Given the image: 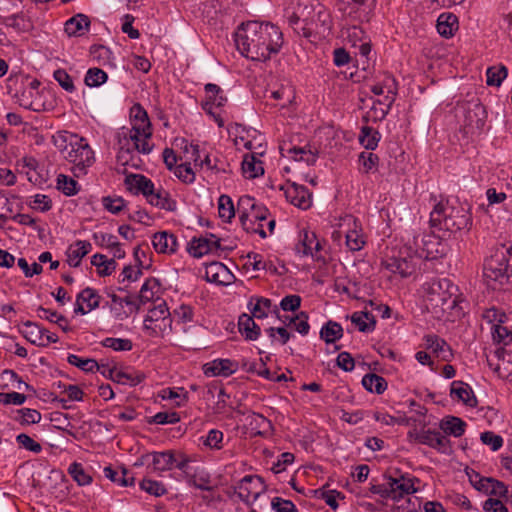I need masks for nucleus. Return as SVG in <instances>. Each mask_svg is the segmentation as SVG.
<instances>
[{"mask_svg":"<svg viewBox=\"0 0 512 512\" xmlns=\"http://www.w3.org/2000/svg\"><path fill=\"white\" fill-rule=\"evenodd\" d=\"M383 269L401 278H407L415 273L417 264L413 256H387L381 261Z\"/></svg>","mask_w":512,"mask_h":512,"instance_id":"nucleus-8","label":"nucleus"},{"mask_svg":"<svg viewBox=\"0 0 512 512\" xmlns=\"http://www.w3.org/2000/svg\"><path fill=\"white\" fill-rule=\"evenodd\" d=\"M370 90L377 96H383V99L392 96L394 102L397 94V82L392 75L384 74L381 79L370 86Z\"/></svg>","mask_w":512,"mask_h":512,"instance_id":"nucleus-21","label":"nucleus"},{"mask_svg":"<svg viewBox=\"0 0 512 512\" xmlns=\"http://www.w3.org/2000/svg\"><path fill=\"white\" fill-rule=\"evenodd\" d=\"M425 346L444 361H448L452 356L449 344L437 335H426L424 337Z\"/></svg>","mask_w":512,"mask_h":512,"instance_id":"nucleus-25","label":"nucleus"},{"mask_svg":"<svg viewBox=\"0 0 512 512\" xmlns=\"http://www.w3.org/2000/svg\"><path fill=\"white\" fill-rule=\"evenodd\" d=\"M218 213L220 218L229 222L235 216V209L231 197L221 195L218 199Z\"/></svg>","mask_w":512,"mask_h":512,"instance_id":"nucleus-49","label":"nucleus"},{"mask_svg":"<svg viewBox=\"0 0 512 512\" xmlns=\"http://www.w3.org/2000/svg\"><path fill=\"white\" fill-rule=\"evenodd\" d=\"M388 482L390 499L399 501L404 496L417 492L415 484L419 483L420 481L414 476L408 474H400L396 477L388 476Z\"/></svg>","mask_w":512,"mask_h":512,"instance_id":"nucleus-10","label":"nucleus"},{"mask_svg":"<svg viewBox=\"0 0 512 512\" xmlns=\"http://www.w3.org/2000/svg\"><path fill=\"white\" fill-rule=\"evenodd\" d=\"M240 221H267L269 210L263 204L248 195L240 197L238 201Z\"/></svg>","mask_w":512,"mask_h":512,"instance_id":"nucleus-9","label":"nucleus"},{"mask_svg":"<svg viewBox=\"0 0 512 512\" xmlns=\"http://www.w3.org/2000/svg\"><path fill=\"white\" fill-rule=\"evenodd\" d=\"M108 79V75L100 68H89L86 72L84 82L89 87H98L104 84Z\"/></svg>","mask_w":512,"mask_h":512,"instance_id":"nucleus-52","label":"nucleus"},{"mask_svg":"<svg viewBox=\"0 0 512 512\" xmlns=\"http://www.w3.org/2000/svg\"><path fill=\"white\" fill-rule=\"evenodd\" d=\"M512 277V247L497 248L483 265V278L493 290L504 289Z\"/></svg>","mask_w":512,"mask_h":512,"instance_id":"nucleus-5","label":"nucleus"},{"mask_svg":"<svg viewBox=\"0 0 512 512\" xmlns=\"http://www.w3.org/2000/svg\"><path fill=\"white\" fill-rule=\"evenodd\" d=\"M487 362L500 378L512 381V350L497 348L493 358L487 356Z\"/></svg>","mask_w":512,"mask_h":512,"instance_id":"nucleus-11","label":"nucleus"},{"mask_svg":"<svg viewBox=\"0 0 512 512\" xmlns=\"http://www.w3.org/2000/svg\"><path fill=\"white\" fill-rule=\"evenodd\" d=\"M450 394L452 397H457L465 405L475 407L477 399L468 384L462 381H453L451 384Z\"/></svg>","mask_w":512,"mask_h":512,"instance_id":"nucleus-26","label":"nucleus"},{"mask_svg":"<svg viewBox=\"0 0 512 512\" xmlns=\"http://www.w3.org/2000/svg\"><path fill=\"white\" fill-rule=\"evenodd\" d=\"M204 89L207 94V100L203 106L221 107L226 103L227 98L223 95V91L218 85L208 83L205 85Z\"/></svg>","mask_w":512,"mask_h":512,"instance_id":"nucleus-35","label":"nucleus"},{"mask_svg":"<svg viewBox=\"0 0 512 512\" xmlns=\"http://www.w3.org/2000/svg\"><path fill=\"white\" fill-rule=\"evenodd\" d=\"M487 118L485 107L481 103L468 104L464 107V126L467 132L475 133L483 130Z\"/></svg>","mask_w":512,"mask_h":512,"instance_id":"nucleus-12","label":"nucleus"},{"mask_svg":"<svg viewBox=\"0 0 512 512\" xmlns=\"http://www.w3.org/2000/svg\"><path fill=\"white\" fill-rule=\"evenodd\" d=\"M135 135H144L145 137L152 136V127L149 119L132 121V128L125 134V138Z\"/></svg>","mask_w":512,"mask_h":512,"instance_id":"nucleus-60","label":"nucleus"},{"mask_svg":"<svg viewBox=\"0 0 512 512\" xmlns=\"http://www.w3.org/2000/svg\"><path fill=\"white\" fill-rule=\"evenodd\" d=\"M265 490L263 479L257 475L244 476L235 487V493L245 503L257 500Z\"/></svg>","mask_w":512,"mask_h":512,"instance_id":"nucleus-7","label":"nucleus"},{"mask_svg":"<svg viewBox=\"0 0 512 512\" xmlns=\"http://www.w3.org/2000/svg\"><path fill=\"white\" fill-rule=\"evenodd\" d=\"M436 27L441 36L449 38L453 36L458 27L457 17L453 14L442 13L437 19Z\"/></svg>","mask_w":512,"mask_h":512,"instance_id":"nucleus-33","label":"nucleus"},{"mask_svg":"<svg viewBox=\"0 0 512 512\" xmlns=\"http://www.w3.org/2000/svg\"><path fill=\"white\" fill-rule=\"evenodd\" d=\"M503 324L498 323L492 326V338L494 342L507 346L512 342V330Z\"/></svg>","mask_w":512,"mask_h":512,"instance_id":"nucleus-48","label":"nucleus"},{"mask_svg":"<svg viewBox=\"0 0 512 512\" xmlns=\"http://www.w3.org/2000/svg\"><path fill=\"white\" fill-rule=\"evenodd\" d=\"M295 249L298 254L303 256L316 257V253L322 249V246L314 232L303 229L299 233V240Z\"/></svg>","mask_w":512,"mask_h":512,"instance_id":"nucleus-17","label":"nucleus"},{"mask_svg":"<svg viewBox=\"0 0 512 512\" xmlns=\"http://www.w3.org/2000/svg\"><path fill=\"white\" fill-rule=\"evenodd\" d=\"M89 26V18L84 14H77L66 21L64 29L68 36H81Z\"/></svg>","mask_w":512,"mask_h":512,"instance_id":"nucleus-30","label":"nucleus"},{"mask_svg":"<svg viewBox=\"0 0 512 512\" xmlns=\"http://www.w3.org/2000/svg\"><path fill=\"white\" fill-rule=\"evenodd\" d=\"M417 441L437 449L441 453H448L450 451V441L440 431H423L417 435Z\"/></svg>","mask_w":512,"mask_h":512,"instance_id":"nucleus-20","label":"nucleus"},{"mask_svg":"<svg viewBox=\"0 0 512 512\" xmlns=\"http://www.w3.org/2000/svg\"><path fill=\"white\" fill-rule=\"evenodd\" d=\"M362 385L366 390L376 394H382L387 389V381L374 373L364 375Z\"/></svg>","mask_w":512,"mask_h":512,"instance_id":"nucleus-36","label":"nucleus"},{"mask_svg":"<svg viewBox=\"0 0 512 512\" xmlns=\"http://www.w3.org/2000/svg\"><path fill=\"white\" fill-rule=\"evenodd\" d=\"M239 332L246 340H256L260 336L261 328L255 323L254 317L248 314H242L238 320Z\"/></svg>","mask_w":512,"mask_h":512,"instance_id":"nucleus-29","label":"nucleus"},{"mask_svg":"<svg viewBox=\"0 0 512 512\" xmlns=\"http://www.w3.org/2000/svg\"><path fill=\"white\" fill-rule=\"evenodd\" d=\"M426 308L442 319L457 305V287L447 278H434L423 284Z\"/></svg>","mask_w":512,"mask_h":512,"instance_id":"nucleus-2","label":"nucleus"},{"mask_svg":"<svg viewBox=\"0 0 512 512\" xmlns=\"http://www.w3.org/2000/svg\"><path fill=\"white\" fill-rule=\"evenodd\" d=\"M432 228L451 233L466 229L471 225V216L468 209L458 202H438L430 213Z\"/></svg>","mask_w":512,"mask_h":512,"instance_id":"nucleus-4","label":"nucleus"},{"mask_svg":"<svg viewBox=\"0 0 512 512\" xmlns=\"http://www.w3.org/2000/svg\"><path fill=\"white\" fill-rule=\"evenodd\" d=\"M127 189L134 194L141 193L148 200L156 189L154 183L144 175L130 174L125 178Z\"/></svg>","mask_w":512,"mask_h":512,"instance_id":"nucleus-18","label":"nucleus"},{"mask_svg":"<svg viewBox=\"0 0 512 512\" xmlns=\"http://www.w3.org/2000/svg\"><path fill=\"white\" fill-rule=\"evenodd\" d=\"M235 43L243 56L253 61H266L271 54L278 53L283 37L273 24L249 21L236 32Z\"/></svg>","mask_w":512,"mask_h":512,"instance_id":"nucleus-1","label":"nucleus"},{"mask_svg":"<svg viewBox=\"0 0 512 512\" xmlns=\"http://www.w3.org/2000/svg\"><path fill=\"white\" fill-rule=\"evenodd\" d=\"M144 379L142 374H132L127 371L116 370L113 382L122 385L136 386Z\"/></svg>","mask_w":512,"mask_h":512,"instance_id":"nucleus-59","label":"nucleus"},{"mask_svg":"<svg viewBox=\"0 0 512 512\" xmlns=\"http://www.w3.org/2000/svg\"><path fill=\"white\" fill-rule=\"evenodd\" d=\"M189 486H193L203 491H211L210 475L203 468H195L193 473L186 479Z\"/></svg>","mask_w":512,"mask_h":512,"instance_id":"nucleus-34","label":"nucleus"},{"mask_svg":"<svg viewBox=\"0 0 512 512\" xmlns=\"http://www.w3.org/2000/svg\"><path fill=\"white\" fill-rule=\"evenodd\" d=\"M140 487L142 490L156 497L164 495L167 491L161 482L151 479H143L140 482Z\"/></svg>","mask_w":512,"mask_h":512,"instance_id":"nucleus-64","label":"nucleus"},{"mask_svg":"<svg viewBox=\"0 0 512 512\" xmlns=\"http://www.w3.org/2000/svg\"><path fill=\"white\" fill-rule=\"evenodd\" d=\"M220 239L210 234V237L193 238L188 245V252L196 258H200L208 253L218 250Z\"/></svg>","mask_w":512,"mask_h":512,"instance_id":"nucleus-14","label":"nucleus"},{"mask_svg":"<svg viewBox=\"0 0 512 512\" xmlns=\"http://www.w3.org/2000/svg\"><path fill=\"white\" fill-rule=\"evenodd\" d=\"M68 472L80 486L88 485L92 481V477L86 473L80 463H72L68 468Z\"/></svg>","mask_w":512,"mask_h":512,"instance_id":"nucleus-57","label":"nucleus"},{"mask_svg":"<svg viewBox=\"0 0 512 512\" xmlns=\"http://www.w3.org/2000/svg\"><path fill=\"white\" fill-rule=\"evenodd\" d=\"M103 473L106 478L124 487L134 483V477L128 476V471L125 468H122L121 475L110 466L105 467Z\"/></svg>","mask_w":512,"mask_h":512,"instance_id":"nucleus-43","label":"nucleus"},{"mask_svg":"<svg viewBox=\"0 0 512 512\" xmlns=\"http://www.w3.org/2000/svg\"><path fill=\"white\" fill-rule=\"evenodd\" d=\"M147 201L151 205L166 211L173 212L177 209L176 201L162 187L156 188Z\"/></svg>","mask_w":512,"mask_h":512,"instance_id":"nucleus-27","label":"nucleus"},{"mask_svg":"<svg viewBox=\"0 0 512 512\" xmlns=\"http://www.w3.org/2000/svg\"><path fill=\"white\" fill-rule=\"evenodd\" d=\"M392 96L388 99H379L377 102H374L371 112L373 113L374 120H382L389 113L392 105H393Z\"/></svg>","mask_w":512,"mask_h":512,"instance_id":"nucleus-58","label":"nucleus"},{"mask_svg":"<svg viewBox=\"0 0 512 512\" xmlns=\"http://www.w3.org/2000/svg\"><path fill=\"white\" fill-rule=\"evenodd\" d=\"M508 70L506 66L499 65L489 67L486 71V83L489 86H500L502 81L507 77Z\"/></svg>","mask_w":512,"mask_h":512,"instance_id":"nucleus-46","label":"nucleus"},{"mask_svg":"<svg viewBox=\"0 0 512 512\" xmlns=\"http://www.w3.org/2000/svg\"><path fill=\"white\" fill-rule=\"evenodd\" d=\"M100 304V295L96 290L87 287L83 289L76 298V305L74 312L85 315L88 312L96 309Z\"/></svg>","mask_w":512,"mask_h":512,"instance_id":"nucleus-16","label":"nucleus"},{"mask_svg":"<svg viewBox=\"0 0 512 512\" xmlns=\"http://www.w3.org/2000/svg\"><path fill=\"white\" fill-rule=\"evenodd\" d=\"M152 466L156 472H165L174 468V463L177 461L176 454L171 451L153 452Z\"/></svg>","mask_w":512,"mask_h":512,"instance_id":"nucleus-28","label":"nucleus"},{"mask_svg":"<svg viewBox=\"0 0 512 512\" xmlns=\"http://www.w3.org/2000/svg\"><path fill=\"white\" fill-rule=\"evenodd\" d=\"M360 143L368 150H374L380 141V134L371 127L365 126L359 136Z\"/></svg>","mask_w":512,"mask_h":512,"instance_id":"nucleus-45","label":"nucleus"},{"mask_svg":"<svg viewBox=\"0 0 512 512\" xmlns=\"http://www.w3.org/2000/svg\"><path fill=\"white\" fill-rule=\"evenodd\" d=\"M67 362L84 372H93L95 368H99L98 362L92 358H81L75 354H69Z\"/></svg>","mask_w":512,"mask_h":512,"instance_id":"nucleus-50","label":"nucleus"},{"mask_svg":"<svg viewBox=\"0 0 512 512\" xmlns=\"http://www.w3.org/2000/svg\"><path fill=\"white\" fill-rule=\"evenodd\" d=\"M54 138V144L63 153L64 158L73 164V175L80 178L87 174V170L95 162L94 151L86 139L75 134L58 135Z\"/></svg>","mask_w":512,"mask_h":512,"instance_id":"nucleus-3","label":"nucleus"},{"mask_svg":"<svg viewBox=\"0 0 512 512\" xmlns=\"http://www.w3.org/2000/svg\"><path fill=\"white\" fill-rule=\"evenodd\" d=\"M57 189L66 196H73L78 193L79 184L73 178L59 174L57 177Z\"/></svg>","mask_w":512,"mask_h":512,"instance_id":"nucleus-47","label":"nucleus"},{"mask_svg":"<svg viewBox=\"0 0 512 512\" xmlns=\"http://www.w3.org/2000/svg\"><path fill=\"white\" fill-rule=\"evenodd\" d=\"M351 321L354 323L360 332H371L375 328V320L368 312H356L351 316Z\"/></svg>","mask_w":512,"mask_h":512,"instance_id":"nucleus-42","label":"nucleus"},{"mask_svg":"<svg viewBox=\"0 0 512 512\" xmlns=\"http://www.w3.org/2000/svg\"><path fill=\"white\" fill-rule=\"evenodd\" d=\"M242 171L247 179H254L263 175V163L254 154H246L242 161Z\"/></svg>","mask_w":512,"mask_h":512,"instance_id":"nucleus-31","label":"nucleus"},{"mask_svg":"<svg viewBox=\"0 0 512 512\" xmlns=\"http://www.w3.org/2000/svg\"><path fill=\"white\" fill-rule=\"evenodd\" d=\"M354 229L348 230L346 232V245L350 251H359L363 248L365 244L364 236L357 230L356 221L353 220Z\"/></svg>","mask_w":512,"mask_h":512,"instance_id":"nucleus-44","label":"nucleus"},{"mask_svg":"<svg viewBox=\"0 0 512 512\" xmlns=\"http://www.w3.org/2000/svg\"><path fill=\"white\" fill-rule=\"evenodd\" d=\"M160 396L164 400H176L177 406L183 405L188 399L184 388H165L160 392Z\"/></svg>","mask_w":512,"mask_h":512,"instance_id":"nucleus-61","label":"nucleus"},{"mask_svg":"<svg viewBox=\"0 0 512 512\" xmlns=\"http://www.w3.org/2000/svg\"><path fill=\"white\" fill-rule=\"evenodd\" d=\"M251 315L256 319H263L268 314H278V306L272 305V301L264 297H252L248 303Z\"/></svg>","mask_w":512,"mask_h":512,"instance_id":"nucleus-22","label":"nucleus"},{"mask_svg":"<svg viewBox=\"0 0 512 512\" xmlns=\"http://www.w3.org/2000/svg\"><path fill=\"white\" fill-rule=\"evenodd\" d=\"M343 336L342 326L334 321H328L320 331V337L327 344L334 343Z\"/></svg>","mask_w":512,"mask_h":512,"instance_id":"nucleus-39","label":"nucleus"},{"mask_svg":"<svg viewBox=\"0 0 512 512\" xmlns=\"http://www.w3.org/2000/svg\"><path fill=\"white\" fill-rule=\"evenodd\" d=\"M154 249L158 253L172 254L178 247L177 237L167 231L157 232L152 239Z\"/></svg>","mask_w":512,"mask_h":512,"instance_id":"nucleus-23","label":"nucleus"},{"mask_svg":"<svg viewBox=\"0 0 512 512\" xmlns=\"http://www.w3.org/2000/svg\"><path fill=\"white\" fill-rule=\"evenodd\" d=\"M24 327L26 329L22 333L28 341L38 346H40V344H43V327L31 321L25 322Z\"/></svg>","mask_w":512,"mask_h":512,"instance_id":"nucleus-41","label":"nucleus"},{"mask_svg":"<svg viewBox=\"0 0 512 512\" xmlns=\"http://www.w3.org/2000/svg\"><path fill=\"white\" fill-rule=\"evenodd\" d=\"M159 287V282L155 278L147 279L139 292L138 299L141 304H145L149 301H152L155 296L154 289Z\"/></svg>","mask_w":512,"mask_h":512,"instance_id":"nucleus-53","label":"nucleus"},{"mask_svg":"<svg viewBox=\"0 0 512 512\" xmlns=\"http://www.w3.org/2000/svg\"><path fill=\"white\" fill-rule=\"evenodd\" d=\"M91 249V243L86 240H77L75 243L71 244L66 251L69 266L78 267L82 258H84Z\"/></svg>","mask_w":512,"mask_h":512,"instance_id":"nucleus-24","label":"nucleus"},{"mask_svg":"<svg viewBox=\"0 0 512 512\" xmlns=\"http://www.w3.org/2000/svg\"><path fill=\"white\" fill-rule=\"evenodd\" d=\"M17 417L14 419L21 425L36 424L41 421V413L35 409L22 408L16 411Z\"/></svg>","mask_w":512,"mask_h":512,"instance_id":"nucleus-51","label":"nucleus"},{"mask_svg":"<svg viewBox=\"0 0 512 512\" xmlns=\"http://www.w3.org/2000/svg\"><path fill=\"white\" fill-rule=\"evenodd\" d=\"M287 153L296 161H304L308 165H312L316 162L317 155L311 150H306L305 147H291L287 150Z\"/></svg>","mask_w":512,"mask_h":512,"instance_id":"nucleus-54","label":"nucleus"},{"mask_svg":"<svg viewBox=\"0 0 512 512\" xmlns=\"http://www.w3.org/2000/svg\"><path fill=\"white\" fill-rule=\"evenodd\" d=\"M177 146L183 150V154L186 162H193L195 166H198L200 161V151L198 145L190 144L185 138L175 139Z\"/></svg>","mask_w":512,"mask_h":512,"instance_id":"nucleus-40","label":"nucleus"},{"mask_svg":"<svg viewBox=\"0 0 512 512\" xmlns=\"http://www.w3.org/2000/svg\"><path fill=\"white\" fill-rule=\"evenodd\" d=\"M237 370L238 363L230 359H215L203 366V372L206 376L229 377Z\"/></svg>","mask_w":512,"mask_h":512,"instance_id":"nucleus-15","label":"nucleus"},{"mask_svg":"<svg viewBox=\"0 0 512 512\" xmlns=\"http://www.w3.org/2000/svg\"><path fill=\"white\" fill-rule=\"evenodd\" d=\"M205 278L211 283L228 285L234 276L223 263L214 261L206 265Z\"/></svg>","mask_w":512,"mask_h":512,"instance_id":"nucleus-19","label":"nucleus"},{"mask_svg":"<svg viewBox=\"0 0 512 512\" xmlns=\"http://www.w3.org/2000/svg\"><path fill=\"white\" fill-rule=\"evenodd\" d=\"M180 421V416L177 412H158L152 416L148 423L152 424H176Z\"/></svg>","mask_w":512,"mask_h":512,"instance_id":"nucleus-63","label":"nucleus"},{"mask_svg":"<svg viewBox=\"0 0 512 512\" xmlns=\"http://www.w3.org/2000/svg\"><path fill=\"white\" fill-rule=\"evenodd\" d=\"M224 434L218 429H211L205 437H201L205 447L220 450L223 447Z\"/></svg>","mask_w":512,"mask_h":512,"instance_id":"nucleus-56","label":"nucleus"},{"mask_svg":"<svg viewBox=\"0 0 512 512\" xmlns=\"http://www.w3.org/2000/svg\"><path fill=\"white\" fill-rule=\"evenodd\" d=\"M102 346L111 348L114 351H130L133 343L130 339L107 337L101 342Z\"/></svg>","mask_w":512,"mask_h":512,"instance_id":"nucleus-62","label":"nucleus"},{"mask_svg":"<svg viewBox=\"0 0 512 512\" xmlns=\"http://www.w3.org/2000/svg\"><path fill=\"white\" fill-rule=\"evenodd\" d=\"M91 264L98 269L100 276H109L116 269V262L114 259H108L105 255L97 253L92 256Z\"/></svg>","mask_w":512,"mask_h":512,"instance_id":"nucleus-38","label":"nucleus"},{"mask_svg":"<svg viewBox=\"0 0 512 512\" xmlns=\"http://www.w3.org/2000/svg\"><path fill=\"white\" fill-rule=\"evenodd\" d=\"M281 190L284 191L286 199L294 206L303 210L311 206V193L305 186L287 182L281 186Z\"/></svg>","mask_w":512,"mask_h":512,"instance_id":"nucleus-13","label":"nucleus"},{"mask_svg":"<svg viewBox=\"0 0 512 512\" xmlns=\"http://www.w3.org/2000/svg\"><path fill=\"white\" fill-rule=\"evenodd\" d=\"M266 334L271 339L272 343L285 345L291 338L292 334L285 326L282 327H269L265 329Z\"/></svg>","mask_w":512,"mask_h":512,"instance_id":"nucleus-55","label":"nucleus"},{"mask_svg":"<svg viewBox=\"0 0 512 512\" xmlns=\"http://www.w3.org/2000/svg\"><path fill=\"white\" fill-rule=\"evenodd\" d=\"M441 429L444 433L460 437L465 432L466 423L458 417H447L441 421Z\"/></svg>","mask_w":512,"mask_h":512,"instance_id":"nucleus-37","label":"nucleus"},{"mask_svg":"<svg viewBox=\"0 0 512 512\" xmlns=\"http://www.w3.org/2000/svg\"><path fill=\"white\" fill-rule=\"evenodd\" d=\"M170 312L167 307V304L164 300L157 299L155 302V305L152 309L148 311V314L146 315L145 319L146 321H150V323H162L164 327H166V321L169 319Z\"/></svg>","mask_w":512,"mask_h":512,"instance_id":"nucleus-32","label":"nucleus"},{"mask_svg":"<svg viewBox=\"0 0 512 512\" xmlns=\"http://www.w3.org/2000/svg\"><path fill=\"white\" fill-rule=\"evenodd\" d=\"M306 7L303 9L305 10ZM317 19L315 17H312L311 19H308L307 17H304V11L302 12H294L292 15L289 16L288 22L291 26L297 25L300 21L304 23V26L302 27L303 35L305 37H309L313 32H320V29L322 28L323 32L326 29H329L328 27V20H329V14L325 11H318L316 15Z\"/></svg>","mask_w":512,"mask_h":512,"instance_id":"nucleus-6","label":"nucleus"}]
</instances>
